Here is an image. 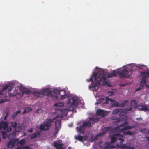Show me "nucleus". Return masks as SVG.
I'll return each instance as SVG.
<instances>
[{
	"mask_svg": "<svg viewBox=\"0 0 149 149\" xmlns=\"http://www.w3.org/2000/svg\"><path fill=\"white\" fill-rule=\"evenodd\" d=\"M118 118L116 117L115 115H113L111 117V119L113 120H117L116 121H115V123L117 122H118L119 123H120L121 124H118L117 125V127H115L114 130L115 132H116L117 130H118L120 127H122L125 125L128 124V123L127 121V117L125 115L121 116L118 119Z\"/></svg>",
	"mask_w": 149,
	"mask_h": 149,
	"instance_id": "nucleus-1",
	"label": "nucleus"
},
{
	"mask_svg": "<svg viewBox=\"0 0 149 149\" xmlns=\"http://www.w3.org/2000/svg\"><path fill=\"white\" fill-rule=\"evenodd\" d=\"M101 75H99L95 76V79L96 77H98L99 80V81L97 82L98 84H101L102 85H104L107 82L105 81L107 78H111L112 77H117L118 72H117L115 70H113V71L110 74L106 73L102 75L101 73Z\"/></svg>",
	"mask_w": 149,
	"mask_h": 149,
	"instance_id": "nucleus-2",
	"label": "nucleus"
},
{
	"mask_svg": "<svg viewBox=\"0 0 149 149\" xmlns=\"http://www.w3.org/2000/svg\"><path fill=\"white\" fill-rule=\"evenodd\" d=\"M63 117L62 115H58L54 118H53L52 119H46L45 121H44L45 123L41 125L39 127V129L41 130H49L51 125L52 123L54 122L56 118H62Z\"/></svg>",
	"mask_w": 149,
	"mask_h": 149,
	"instance_id": "nucleus-3",
	"label": "nucleus"
},
{
	"mask_svg": "<svg viewBox=\"0 0 149 149\" xmlns=\"http://www.w3.org/2000/svg\"><path fill=\"white\" fill-rule=\"evenodd\" d=\"M110 101L112 103L111 105L112 107H118L120 106L119 103L109 98L108 97H106L105 99L104 98L100 99L98 100L97 103H102V107H104V104L109 103Z\"/></svg>",
	"mask_w": 149,
	"mask_h": 149,
	"instance_id": "nucleus-4",
	"label": "nucleus"
},
{
	"mask_svg": "<svg viewBox=\"0 0 149 149\" xmlns=\"http://www.w3.org/2000/svg\"><path fill=\"white\" fill-rule=\"evenodd\" d=\"M12 89L10 85H6L2 91H0V95L5 94L6 92L8 91V92L9 96L10 97L15 96L18 93L17 91L16 90V88H15L13 93H10V92L12 90Z\"/></svg>",
	"mask_w": 149,
	"mask_h": 149,
	"instance_id": "nucleus-5",
	"label": "nucleus"
},
{
	"mask_svg": "<svg viewBox=\"0 0 149 149\" xmlns=\"http://www.w3.org/2000/svg\"><path fill=\"white\" fill-rule=\"evenodd\" d=\"M118 73L120 78H128L130 77L131 72L124 69L118 71Z\"/></svg>",
	"mask_w": 149,
	"mask_h": 149,
	"instance_id": "nucleus-6",
	"label": "nucleus"
},
{
	"mask_svg": "<svg viewBox=\"0 0 149 149\" xmlns=\"http://www.w3.org/2000/svg\"><path fill=\"white\" fill-rule=\"evenodd\" d=\"M101 75V73L99 72H98L97 73H94L93 75L91 76V77L89 78V79H87V81H91V82H93V78H94V81L95 83V84L94 85H93L92 86V87L93 88H95L97 84H98L97 83V82L98 81H100L98 78V77H96V78L95 79V76H97L98 75Z\"/></svg>",
	"mask_w": 149,
	"mask_h": 149,
	"instance_id": "nucleus-7",
	"label": "nucleus"
},
{
	"mask_svg": "<svg viewBox=\"0 0 149 149\" xmlns=\"http://www.w3.org/2000/svg\"><path fill=\"white\" fill-rule=\"evenodd\" d=\"M117 141L118 143L116 145V146L118 147L126 148V149H134V148L133 147H127L126 144H123V142L124 141V140L123 139L118 138L117 139Z\"/></svg>",
	"mask_w": 149,
	"mask_h": 149,
	"instance_id": "nucleus-8",
	"label": "nucleus"
},
{
	"mask_svg": "<svg viewBox=\"0 0 149 149\" xmlns=\"http://www.w3.org/2000/svg\"><path fill=\"white\" fill-rule=\"evenodd\" d=\"M6 129V132H9L12 130L11 127H8V123L7 122L3 121L0 122V130H3L4 131Z\"/></svg>",
	"mask_w": 149,
	"mask_h": 149,
	"instance_id": "nucleus-9",
	"label": "nucleus"
},
{
	"mask_svg": "<svg viewBox=\"0 0 149 149\" xmlns=\"http://www.w3.org/2000/svg\"><path fill=\"white\" fill-rule=\"evenodd\" d=\"M58 119L56 120L55 121V129L56 131L54 133V135H56L58 133L59 131L61 128V119Z\"/></svg>",
	"mask_w": 149,
	"mask_h": 149,
	"instance_id": "nucleus-10",
	"label": "nucleus"
},
{
	"mask_svg": "<svg viewBox=\"0 0 149 149\" xmlns=\"http://www.w3.org/2000/svg\"><path fill=\"white\" fill-rule=\"evenodd\" d=\"M58 142L59 143L55 141L54 142L53 145L56 148V149H64L63 147L64 145L62 143V141L59 140Z\"/></svg>",
	"mask_w": 149,
	"mask_h": 149,
	"instance_id": "nucleus-11",
	"label": "nucleus"
},
{
	"mask_svg": "<svg viewBox=\"0 0 149 149\" xmlns=\"http://www.w3.org/2000/svg\"><path fill=\"white\" fill-rule=\"evenodd\" d=\"M41 92L43 94V97L45 95L49 96L51 95L52 94V91L49 88H45L42 89L41 90Z\"/></svg>",
	"mask_w": 149,
	"mask_h": 149,
	"instance_id": "nucleus-12",
	"label": "nucleus"
},
{
	"mask_svg": "<svg viewBox=\"0 0 149 149\" xmlns=\"http://www.w3.org/2000/svg\"><path fill=\"white\" fill-rule=\"evenodd\" d=\"M134 126H124L123 128L120 129V128L117 131L118 132H123L124 131L126 130H130L132 128H134Z\"/></svg>",
	"mask_w": 149,
	"mask_h": 149,
	"instance_id": "nucleus-13",
	"label": "nucleus"
},
{
	"mask_svg": "<svg viewBox=\"0 0 149 149\" xmlns=\"http://www.w3.org/2000/svg\"><path fill=\"white\" fill-rule=\"evenodd\" d=\"M79 98L78 97H74L72 99V105L74 107H77L79 104Z\"/></svg>",
	"mask_w": 149,
	"mask_h": 149,
	"instance_id": "nucleus-14",
	"label": "nucleus"
},
{
	"mask_svg": "<svg viewBox=\"0 0 149 149\" xmlns=\"http://www.w3.org/2000/svg\"><path fill=\"white\" fill-rule=\"evenodd\" d=\"M96 114L97 115L103 117L106 116L107 114V113L104 110L99 109L97 110Z\"/></svg>",
	"mask_w": 149,
	"mask_h": 149,
	"instance_id": "nucleus-15",
	"label": "nucleus"
},
{
	"mask_svg": "<svg viewBox=\"0 0 149 149\" xmlns=\"http://www.w3.org/2000/svg\"><path fill=\"white\" fill-rule=\"evenodd\" d=\"M116 136L118 137H123V136L120 134H115L111 138V143H113L117 140V138Z\"/></svg>",
	"mask_w": 149,
	"mask_h": 149,
	"instance_id": "nucleus-16",
	"label": "nucleus"
},
{
	"mask_svg": "<svg viewBox=\"0 0 149 149\" xmlns=\"http://www.w3.org/2000/svg\"><path fill=\"white\" fill-rule=\"evenodd\" d=\"M33 95L37 98L42 97H43V94L42 92H40L38 91H33Z\"/></svg>",
	"mask_w": 149,
	"mask_h": 149,
	"instance_id": "nucleus-17",
	"label": "nucleus"
},
{
	"mask_svg": "<svg viewBox=\"0 0 149 149\" xmlns=\"http://www.w3.org/2000/svg\"><path fill=\"white\" fill-rule=\"evenodd\" d=\"M76 128L77 129V131L79 134H84V130L85 128L82 125H80L79 127H77Z\"/></svg>",
	"mask_w": 149,
	"mask_h": 149,
	"instance_id": "nucleus-18",
	"label": "nucleus"
},
{
	"mask_svg": "<svg viewBox=\"0 0 149 149\" xmlns=\"http://www.w3.org/2000/svg\"><path fill=\"white\" fill-rule=\"evenodd\" d=\"M15 143V141L13 139H12L7 143V147L9 148H12L14 146Z\"/></svg>",
	"mask_w": 149,
	"mask_h": 149,
	"instance_id": "nucleus-19",
	"label": "nucleus"
},
{
	"mask_svg": "<svg viewBox=\"0 0 149 149\" xmlns=\"http://www.w3.org/2000/svg\"><path fill=\"white\" fill-rule=\"evenodd\" d=\"M65 94V91L64 90H60V92L59 93V95H60L62 99H64L67 97V95Z\"/></svg>",
	"mask_w": 149,
	"mask_h": 149,
	"instance_id": "nucleus-20",
	"label": "nucleus"
},
{
	"mask_svg": "<svg viewBox=\"0 0 149 149\" xmlns=\"http://www.w3.org/2000/svg\"><path fill=\"white\" fill-rule=\"evenodd\" d=\"M91 123L89 121H84L83 122L82 126L85 128L86 127H90L91 126Z\"/></svg>",
	"mask_w": 149,
	"mask_h": 149,
	"instance_id": "nucleus-21",
	"label": "nucleus"
},
{
	"mask_svg": "<svg viewBox=\"0 0 149 149\" xmlns=\"http://www.w3.org/2000/svg\"><path fill=\"white\" fill-rule=\"evenodd\" d=\"M108 132V128L107 127H105L102 131L101 132L98 134H97L98 136H100L106 134Z\"/></svg>",
	"mask_w": 149,
	"mask_h": 149,
	"instance_id": "nucleus-22",
	"label": "nucleus"
},
{
	"mask_svg": "<svg viewBox=\"0 0 149 149\" xmlns=\"http://www.w3.org/2000/svg\"><path fill=\"white\" fill-rule=\"evenodd\" d=\"M139 110L145 111L149 110V109L148 108V107L144 105H141V107L139 108Z\"/></svg>",
	"mask_w": 149,
	"mask_h": 149,
	"instance_id": "nucleus-23",
	"label": "nucleus"
},
{
	"mask_svg": "<svg viewBox=\"0 0 149 149\" xmlns=\"http://www.w3.org/2000/svg\"><path fill=\"white\" fill-rule=\"evenodd\" d=\"M26 143V140L25 139H21L19 141L17 142V146L18 145L20 146H23Z\"/></svg>",
	"mask_w": 149,
	"mask_h": 149,
	"instance_id": "nucleus-24",
	"label": "nucleus"
},
{
	"mask_svg": "<svg viewBox=\"0 0 149 149\" xmlns=\"http://www.w3.org/2000/svg\"><path fill=\"white\" fill-rule=\"evenodd\" d=\"M75 139L78 140L81 142H83V136H81L80 135H75Z\"/></svg>",
	"mask_w": 149,
	"mask_h": 149,
	"instance_id": "nucleus-25",
	"label": "nucleus"
},
{
	"mask_svg": "<svg viewBox=\"0 0 149 149\" xmlns=\"http://www.w3.org/2000/svg\"><path fill=\"white\" fill-rule=\"evenodd\" d=\"M32 110V109L30 107H28L25 108L22 113V114H24L26 113H28L31 112Z\"/></svg>",
	"mask_w": 149,
	"mask_h": 149,
	"instance_id": "nucleus-26",
	"label": "nucleus"
},
{
	"mask_svg": "<svg viewBox=\"0 0 149 149\" xmlns=\"http://www.w3.org/2000/svg\"><path fill=\"white\" fill-rule=\"evenodd\" d=\"M147 79V77L146 75H145L141 79V82L142 83H143V84H147L146 83V81Z\"/></svg>",
	"mask_w": 149,
	"mask_h": 149,
	"instance_id": "nucleus-27",
	"label": "nucleus"
},
{
	"mask_svg": "<svg viewBox=\"0 0 149 149\" xmlns=\"http://www.w3.org/2000/svg\"><path fill=\"white\" fill-rule=\"evenodd\" d=\"M31 91L29 90L26 89L22 92V95H23L24 94H25L26 95H29L31 93Z\"/></svg>",
	"mask_w": 149,
	"mask_h": 149,
	"instance_id": "nucleus-28",
	"label": "nucleus"
},
{
	"mask_svg": "<svg viewBox=\"0 0 149 149\" xmlns=\"http://www.w3.org/2000/svg\"><path fill=\"white\" fill-rule=\"evenodd\" d=\"M121 109H116L113 110L112 113L114 115L118 113L119 112L121 111Z\"/></svg>",
	"mask_w": 149,
	"mask_h": 149,
	"instance_id": "nucleus-29",
	"label": "nucleus"
},
{
	"mask_svg": "<svg viewBox=\"0 0 149 149\" xmlns=\"http://www.w3.org/2000/svg\"><path fill=\"white\" fill-rule=\"evenodd\" d=\"M1 132L2 134V137L3 139H6L7 137V135L6 134V132H5L3 131H1Z\"/></svg>",
	"mask_w": 149,
	"mask_h": 149,
	"instance_id": "nucleus-30",
	"label": "nucleus"
},
{
	"mask_svg": "<svg viewBox=\"0 0 149 149\" xmlns=\"http://www.w3.org/2000/svg\"><path fill=\"white\" fill-rule=\"evenodd\" d=\"M11 126L13 128H15L17 125V123L16 122H10Z\"/></svg>",
	"mask_w": 149,
	"mask_h": 149,
	"instance_id": "nucleus-31",
	"label": "nucleus"
},
{
	"mask_svg": "<svg viewBox=\"0 0 149 149\" xmlns=\"http://www.w3.org/2000/svg\"><path fill=\"white\" fill-rule=\"evenodd\" d=\"M64 105V104L62 102L54 104V106L56 107H62Z\"/></svg>",
	"mask_w": 149,
	"mask_h": 149,
	"instance_id": "nucleus-32",
	"label": "nucleus"
},
{
	"mask_svg": "<svg viewBox=\"0 0 149 149\" xmlns=\"http://www.w3.org/2000/svg\"><path fill=\"white\" fill-rule=\"evenodd\" d=\"M134 133V132L132 133L131 132L128 131L124 133V134L125 135H132Z\"/></svg>",
	"mask_w": 149,
	"mask_h": 149,
	"instance_id": "nucleus-33",
	"label": "nucleus"
},
{
	"mask_svg": "<svg viewBox=\"0 0 149 149\" xmlns=\"http://www.w3.org/2000/svg\"><path fill=\"white\" fill-rule=\"evenodd\" d=\"M15 128V130L17 132H19L21 129V128L20 126H18L17 127H16Z\"/></svg>",
	"mask_w": 149,
	"mask_h": 149,
	"instance_id": "nucleus-34",
	"label": "nucleus"
},
{
	"mask_svg": "<svg viewBox=\"0 0 149 149\" xmlns=\"http://www.w3.org/2000/svg\"><path fill=\"white\" fill-rule=\"evenodd\" d=\"M37 137V135L36 133H33L31 136V138L33 139Z\"/></svg>",
	"mask_w": 149,
	"mask_h": 149,
	"instance_id": "nucleus-35",
	"label": "nucleus"
},
{
	"mask_svg": "<svg viewBox=\"0 0 149 149\" xmlns=\"http://www.w3.org/2000/svg\"><path fill=\"white\" fill-rule=\"evenodd\" d=\"M60 92V91H59L57 89H54V92L56 94L59 95V93Z\"/></svg>",
	"mask_w": 149,
	"mask_h": 149,
	"instance_id": "nucleus-36",
	"label": "nucleus"
},
{
	"mask_svg": "<svg viewBox=\"0 0 149 149\" xmlns=\"http://www.w3.org/2000/svg\"><path fill=\"white\" fill-rule=\"evenodd\" d=\"M16 131H15V130H14V132L11 134V135L13 136V137H15L16 136Z\"/></svg>",
	"mask_w": 149,
	"mask_h": 149,
	"instance_id": "nucleus-37",
	"label": "nucleus"
},
{
	"mask_svg": "<svg viewBox=\"0 0 149 149\" xmlns=\"http://www.w3.org/2000/svg\"><path fill=\"white\" fill-rule=\"evenodd\" d=\"M145 85V84H143V83H140L139 86H140V87H141L142 88H143L144 87Z\"/></svg>",
	"mask_w": 149,
	"mask_h": 149,
	"instance_id": "nucleus-38",
	"label": "nucleus"
},
{
	"mask_svg": "<svg viewBox=\"0 0 149 149\" xmlns=\"http://www.w3.org/2000/svg\"><path fill=\"white\" fill-rule=\"evenodd\" d=\"M37 135V136H39L41 134L40 132L39 131H38L36 133Z\"/></svg>",
	"mask_w": 149,
	"mask_h": 149,
	"instance_id": "nucleus-39",
	"label": "nucleus"
},
{
	"mask_svg": "<svg viewBox=\"0 0 149 149\" xmlns=\"http://www.w3.org/2000/svg\"><path fill=\"white\" fill-rule=\"evenodd\" d=\"M8 113H6V115L5 116H4V120H6V118L8 116Z\"/></svg>",
	"mask_w": 149,
	"mask_h": 149,
	"instance_id": "nucleus-40",
	"label": "nucleus"
},
{
	"mask_svg": "<svg viewBox=\"0 0 149 149\" xmlns=\"http://www.w3.org/2000/svg\"><path fill=\"white\" fill-rule=\"evenodd\" d=\"M142 88L141 87L139 86V87L138 88L136 89L135 91H139L140 90H141Z\"/></svg>",
	"mask_w": 149,
	"mask_h": 149,
	"instance_id": "nucleus-41",
	"label": "nucleus"
},
{
	"mask_svg": "<svg viewBox=\"0 0 149 149\" xmlns=\"http://www.w3.org/2000/svg\"><path fill=\"white\" fill-rule=\"evenodd\" d=\"M27 131L29 132H33V129L31 128L28 130Z\"/></svg>",
	"mask_w": 149,
	"mask_h": 149,
	"instance_id": "nucleus-42",
	"label": "nucleus"
},
{
	"mask_svg": "<svg viewBox=\"0 0 149 149\" xmlns=\"http://www.w3.org/2000/svg\"><path fill=\"white\" fill-rule=\"evenodd\" d=\"M17 115L16 114L15 112H14L13 113V114L12 115V116L14 118H15Z\"/></svg>",
	"mask_w": 149,
	"mask_h": 149,
	"instance_id": "nucleus-43",
	"label": "nucleus"
},
{
	"mask_svg": "<svg viewBox=\"0 0 149 149\" xmlns=\"http://www.w3.org/2000/svg\"><path fill=\"white\" fill-rule=\"evenodd\" d=\"M21 112V111L19 110H18L16 112H15V113H16V114L17 115L19 113H20Z\"/></svg>",
	"mask_w": 149,
	"mask_h": 149,
	"instance_id": "nucleus-44",
	"label": "nucleus"
},
{
	"mask_svg": "<svg viewBox=\"0 0 149 149\" xmlns=\"http://www.w3.org/2000/svg\"><path fill=\"white\" fill-rule=\"evenodd\" d=\"M89 120H92L93 121H95V119L93 118H90Z\"/></svg>",
	"mask_w": 149,
	"mask_h": 149,
	"instance_id": "nucleus-45",
	"label": "nucleus"
},
{
	"mask_svg": "<svg viewBox=\"0 0 149 149\" xmlns=\"http://www.w3.org/2000/svg\"><path fill=\"white\" fill-rule=\"evenodd\" d=\"M13 139L15 141V143H16V142H17V141H18L19 140V139L18 138V139H16V138L14 139Z\"/></svg>",
	"mask_w": 149,
	"mask_h": 149,
	"instance_id": "nucleus-46",
	"label": "nucleus"
},
{
	"mask_svg": "<svg viewBox=\"0 0 149 149\" xmlns=\"http://www.w3.org/2000/svg\"><path fill=\"white\" fill-rule=\"evenodd\" d=\"M146 139H147V140L148 141H149V136H148V137H146Z\"/></svg>",
	"mask_w": 149,
	"mask_h": 149,
	"instance_id": "nucleus-47",
	"label": "nucleus"
},
{
	"mask_svg": "<svg viewBox=\"0 0 149 149\" xmlns=\"http://www.w3.org/2000/svg\"><path fill=\"white\" fill-rule=\"evenodd\" d=\"M3 102H4L3 100H1L0 101V103H2Z\"/></svg>",
	"mask_w": 149,
	"mask_h": 149,
	"instance_id": "nucleus-48",
	"label": "nucleus"
},
{
	"mask_svg": "<svg viewBox=\"0 0 149 149\" xmlns=\"http://www.w3.org/2000/svg\"><path fill=\"white\" fill-rule=\"evenodd\" d=\"M132 109V108L131 107L130 108L128 109V111H131Z\"/></svg>",
	"mask_w": 149,
	"mask_h": 149,
	"instance_id": "nucleus-49",
	"label": "nucleus"
},
{
	"mask_svg": "<svg viewBox=\"0 0 149 149\" xmlns=\"http://www.w3.org/2000/svg\"><path fill=\"white\" fill-rule=\"evenodd\" d=\"M124 103L125 104L126 103H127L128 102V101L127 100H126L125 101H124Z\"/></svg>",
	"mask_w": 149,
	"mask_h": 149,
	"instance_id": "nucleus-50",
	"label": "nucleus"
},
{
	"mask_svg": "<svg viewBox=\"0 0 149 149\" xmlns=\"http://www.w3.org/2000/svg\"><path fill=\"white\" fill-rule=\"evenodd\" d=\"M141 119V118H137L136 119V120H140Z\"/></svg>",
	"mask_w": 149,
	"mask_h": 149,
	"instance_id": "nucleus-51",
	"label": "nucleus"
},
{
	"mask_svg": "<svg viewBox=\"0 0 149 149\" xmlns=\"http://www.w3.org/2000/svg\"><path fill=\"white\" fill-rule=\"evenodd\" d=\"M146 86L147 87L149 88V84L148 85L147 84H146Z\"/></svg>",
	"mask_w": 149,
	"mask_h": 149,
	"instance_id": "nucleus-52",
	"label": "nucleus"
},
{
	"mask_svg": "<svg viewBox=\"0 0 149 149\" xmlns=\"http://www.w3.org/2000/svg\"><path fill=\"white\" fill-rule=\"evenodd\" d=\"M133 102H135V100H134L133 101H132V103Z\"/></svg>",
	"mask_w": 149,
	"mask_h": 149,
	"instance_id": "nucleus-53",
	"label": "nucleus"
},
{
	"mask_svg": "<svg viewBox=\"0 0 149 149\" xmlns=\"http://www.w3.org/2000/svg\"><path fill=\"white\" fill-rule=\"evenodd\" d=\"M71 148L70 147H69L68 148V149H70Z\"/></svg>",
	"mask_w": 149,
	"mask_h": 149,
	"instance_id": "nucleus-54",
	"label": "nucleus"
},
{
	"mask_svg": "<svg viewBox=\"0 0 149 149\" xmlns=\"http://www.w3.org/2000/svg\"><path fill=\"white\" fill-rule=\"evenodd\" d=\"M148 77H149V72L148 73Z\"/></svg>",
	"mask_w": 149,
	"mask_h": 149,
	"instance_id": "nucleus-55",
	"label": "nucleus"
},
{
	"mask_svg": "<svg viewBox=\"0 0 149 149\" xmlns=\"http://www.w3.org/2000/svg\"><path fill=\"white\" fill-rule=\"evenodd\" d=\"M110 92L111 93V95H112L113 94V93L112 92Z\"/></svg>",
	"mask_w": 149,
	"mask_h": 149,
	"instance_id": "nucleus-56",
	"label": "nucleus"
},
{
	"mask_svg": "<svg viewBox=\"0 0 149 149\" xmlns=\"http://www.w3.org/2000/svg\"><path fill=\"white\" fill-rule=\"evenodd\" d=\"M26 133H24V135H26Z\"/></svg>",
	"mask_w": 149,
	"mask_h": 149,
	"instance_id": "nucleus-57",
	"label": "nucleus"
},
{
	"mask_svg": "<svg viewBox=\"0 0 149 149\" xmlns=\"http://www.w3.org/2000/svg\"><path fill=\"white\" fill-rule=\"evenodd\" d=\"M148 134H149V130H148Z\"/></svg>",
	"mask_w": 149,
	"mask_h": 149,
	"instance_id": "nucleus-58",
	"label": "nucleus"
},
{
	"mask_svg": "<svg viewBox=\"0 0 149 149\" xmlns=\"http://www.w3.org/2000/svg\"><path fill=\"white\" fill-rule=\"evenodd\" d=\"M74 110V109L73 108H72V110L73 111Z\"/></svg>",
	"mask_w": 149,
	"mask_h": 149,
	"instance_id": "nucleus-59",
	"label": "nucleus"
},
{
	"mask_svg": "<svg viewBox=\"0 0 149 149\" xmlns=\"http://www.w3.org/2000/svg\"><path fill=\"white\" fill-rule=\"evenodd\" d=\"M1 138H0V141H1Z\"/></svg>",
	"mask_w": 149,
	"mask_h": 149,
	"instance_id": "nucleus-60",
	"label": "nucleus"
}]
</instances>
